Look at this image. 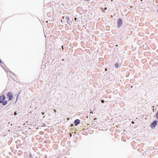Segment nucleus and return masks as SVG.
<instances>
[{
  "label": "nucleus",
  "mask_w": 158,
  "mask_h": 158,
  "mask_svg": "<svg viewBox=\"0 0 158 158\" xmlns=\"http://www.w3.org/2000/svg\"><path fill=\"white\" fill-rule=\"evenodd\" d=\"M158 122V121L156 120H154L151 124L150 127L152 129H154L156 126L157 125V123Z\"/></svg>",
  "instance_id": "nucleus-1"
},
{
  "label": "nucleus",
  "mask_w": 158,
  "mask_h": 158,
  "mask_svg": "<svg viewBox=\"0 0 158 158\" xmlns=\"http://www.w3.org/2000/svg\"><path fill=\"white\" fill-rule=\"evenodd\" d=\"M6 96L7 98L9 99V100L11 101L12 99L13 98V95L11 92H9L8 93L6 94Z\"/></svg>",
  "instance_id": "nucleus-2"
},
{
  "label": "nucleus",
  "mask_w": 158,
  "mask_h": 158,
  "mask_svg": "<svg viewBox=\"0 0 158 158\" xmlns=\"http://www.w3.org/2000/svg\"><path fill=\"white\" fill-rule=\"evenodd\" d=\"M123 23L122 20L121 18H119L118 20L117 26L118 27H120Z\"/></svg>",
  "instance_id": "nucleus-3"
},
{
  "label": "nucleus",
  "mask_w": 158,
  "mask_h": 158,
  "mask_svg": "<svg viewBox=\"0 0 158 158\" xmlns=\"http://www.w3.org/2000/svg\"><path fill=\"white\" fill-rule=\"evenodd\" d=\"M6 97L4 95H2L0 97V102L4 101L6 99Z\"/></svg>",
  "instance_id": "nucleus-4"
},
{
  "label": "nucleus",
  "mask_w": 158,
  "mask_h": 158,
  "mask_svg": "<svg viewBox=\"0 0 158 158\" xmlns=\"http://www.w3.org/2000/svg\"><path fill=\"white\" fill-rule=\"evenodd\" d=\"M80 120L79 119H76L74 121V123L76 126H77L80 123Z\"/></svg>",
  "instance_id": "nucleus-5"
},
{
  "label": "nucleus",
  "mask_w": 158,
  "mask_h": 158,
  "mask_svg": "<svg viewBox=\"0 0 158 158\" xmlns=\"http://www.w3.org/2000/svg\"><path fill=\"white\" fill-rule=\"evenodd\" d=\"M7 103H8V102L7 101H6V100L4 101H3L0 102V103L2 104V105L3 106H5L7 104Z\"/></svg>",
  "instance_id": "nucleus-6"
},
{
  "label": "nucleus",
  "mask_w": 158,
  "mask_h": 158,
  "mask_svg": "<svg viewBox=\"0 0 158 158\" xmlns=\"http://www.w3.org/2000/svg\"><path fill=\"white\" fill-rule=\"evenodd\" d=\"M156 116L157 119H158V110L157 111L156 114Z\"/></svg>",
  "instance_id": "nucleus-7"
},
{
  "label": "nucleus",
  "mask_w": 158,
  "mask_h": 158,
  "mask_svg": "<svg viewBox=\"0 0 158 158\" xmlns=\"http://www.w3.org/2000/svg\"><path fill=\"white\" fill-rule=\"evenodd\" d=\"M118 66H119V64L118 63H116L115 64V67L116 68H118Z\"/></svg>",
  "instance_id": "nucleus-8"
},
{
  "label": "nucleus",
  "mask_w": 158,
  "mask_h": 158,
  "mask_svg": "<svg viewBox=\"0 0 158 158\" xmlns=\"http://www.w3.org/2000/svg\"><path fill=\"white\" fill-rule=\"evenodd\" d=\"M66 18L67 19L68 21H69L70 19H69V16H66Z\"/></svg>",
  "instance_id": "nucleus-9"
},
{
  "label": "nucleus",
  "mask_w": 158,
  "mask_h": 158,
  "mask_svg": "<svg viewBox=\"0 0 158 158\" xmlns=\"http://www.w3.org/2000/svg\"><path fill=\"white\" fill-rule=\"evenodd\" d=\"M46 126V125L45 123H43V125H42V127H45V126Z\"/></svg>",
  "instance_id": "nucleus-10"
},
{
  "label": "nucleus",
  "mask_w": 158,
  "mask_h": 158,
  "mask_svg": "<svg viewBox=\"0 0 158 158\" xmlns=\"http://www.w3.org/2000/svg\"><path fill=\"white\" fill-rule=\"evenodd\" d=\"M17 114L16 112H15L14 113V114L16 116V115Z\"/></svg>",
  "instance_id": "nucleus-11"
},
{
  "label": "nucleus",
  "mask_w": 158,
  "mask_h": 158,
  "mask_svg": "<svg viewBox=\"0 0 158 158\" xmlns=\"http://www.w3.org/2000/svg\"><path fill=\"white\" fill-rule=\"evenodd\" d=\"M71 22L70 21H67V23L69 24H70V23H71Z\"/></svg>",
  "instance_id": "nucleus-12"
},
{
  "label": "nucleus",
  "mask_w": 158,
  "mask_h": 158,
  "mask_svg": "<svg viewBox=\"0 0 158 158\" xmlns=\"http://www.w3.org/2000/svg\"><path fill=\"white\" fill-rule=\"evenodd\" d=\"M70 126H71V127H73V126L74 125H73V124H71V125H70Z\"/></svg>",
  "instance_id": "nucleus-13"
},
{
  "label": "nucleus",
  "mask_w": 158,
  "mask_h": 158,
  "mask_svg": "<svg viewBox=\"0 0 158 158\" xmlns=\"http://www.w3.org/2000/svg\"><path fill=\"white\" fill-rule=\"evenodd\" d=\"M102 10L104 12H105V10H103V9L102 8Z\"/></svg>",
  "instance_id": "nucleus-14"
},
{
  "label": "nucleus",
  "mask_w": 158,
  "mask_h": 158,
  "mask_svg": "<svg viewBox=\"0 0 158 158\" xmlns=\"http://www.w3.org/2000/svg\"><path fill=\"white\" fill-rule=\"evenodd\" d=\"M101 101L102 103H103L104 102V101L103 100H102Z\"/></svg>",
  "instance_id": "nucleus-15"
},
{
  "label": "nucleus",
  "mask_w": 158,
  "mask_h": 158,
  "mask_svg": "<svg viewBox=\"0 0 158 158\" xmlns=\"http://www.w3.org/2000/svg\"><path fill=\"white\" fill-rule=\"evenodd\" d=\"M41 113H42V115H44V114L45 113H44V112H42Z\"/></svg>",
  "instance_id": "nucleus-16"
},
{
  "label": "nucleus",
  "mask_w": 158,
  "mask_h": 158,
  "mask_svg": "<svg viewBox=\"0 0 158 158\" xmlns=\"http://www.w3.org/2000/svg\"><path fill=\"white\" fill-rule=\"evenodd\" d=\"M107 9V7H106L105 8L104 10H106Z\"/></svg>",
  "instance_id": "nucleus-17"
},
{
  "label": "nucleus",
  "mask_w": 158,
  "mask_h": 158,
  "mask_svg": "<svg viewBox=\"0 0 158 158\" xmlns=\"http://www.w3.org/2000/svg\"><path fill=\"white\" fill-rule=\"evenodd\" d=\"M29 157H32V156H31V154L30 155V156H29Z\"/></svg>",
  "instance_id": "nucleus-18"
},
{
  "label": "nucleus",
  "mask_w": 158,
  "mask_h": 158,
  "mask_svg": "<svg viewBox=\"0 0 158 158\" xmlns=\"http://www.w3.org/2000/svg\"><path fill=\"white\" fill-rule=\"evenodd\" d=\"M18 97V96H17V99H16V100L15 102H16L17 101Z\"/></svg>",
  "instance_id": "nucleus-19"
},
{
  "label": "nucleus",
  "mask_w": 158,
  "mask_h": 158,
  "mask_svg": "<svg viewBox=\"0 0 158 158\" xmlns=\"http://www.w3.org/2000/svg\"><path fill=\"white\" fill-rule=\"evenodd\" d=\"M90 0H85V1H90Z\"/></svg>",
  "instance_id": "nucleus-20"
},
{
  "label": "nucleus",
  "mask_w": 158,
  "mask_h": 158,
  "mask_svg": "<svg viewBox=\"0 0 158 158\" xmlns=\"http://www.w3.org/2000/svg\"><path fill=\"white\" fill-rule=\"evenodd\" d=\"M45 117V116H43V118H44V117Z\"/></svg>",
  "instance_id": "nucleus-21"
},
{
  "label": "nucleus",
  "mask_w": 158,
  "mask_h": 158,
  "mask_svg": "<svg viewBox=\"0 0 158 158\" xmlns=\"http://www.w3.org/2000/svg\"><path fill=\"white\" fill-rule=\"evenodd\" d=\"M62 60H63V61H64V59H63Z\"/></svg>",
  "instance_id": "nucleus-22"
},
{
  "label": "nucleus",
  "mask_w": 158,
  "mask_h": 158,
  "mask_svg": "<svg viewBox=\"0 0 158 158\" xmlns=\"http://www.w3.org/2000/svg\"><path fill=\"white\" fill-rule=\"evenodd\" d=\"M54 111H55V112H56V110H54Z\"/></svg>",
  "instance_id": "nucleus-23"
},
{
  "label": "nucleus",
  "mask_w": 158,
  "mask_h": 158,
  "mask_svg": "<svg viewBox=\"0 0 158 158\" xmlns=\"http://www.w3.org/2000/svg\"><path fill=\"white\" fill-rule=\"evenodd\" d=\"M132 123H134V122L133 121H132Z\"/></svg>",
  "instance_id": "nucleus-24"
},
{
  "label": "nucleus",
  "mask_w": 158,
  "mask_h": 158,
  "mask_svg": "<svg viewBox=\"0 0 158 158\" xmlns=\"http://www.w3.org/2000/svg\"><path fill=\"white\" fill-rule=\"evenodd\" d=\"M105 70H106H106H107V69H105Z\"/></svg>",
  "instance_id": "nucleus-25"
},
{
  "label": "nucleus",
  "mask_w": 158,
  "mask_h": 158,
  "mask_svg": "<svg viewBox=\"0 0 158 158\" xmlns=\"http://www.w3.org/2000/svg\"><path fill=\"white\" fill-rule=\"evenodd\" d=\"M157 11L158 12V9H157Z\"/></svg>",
  "instance_id": "nucleus-26"
},
{
  "label": "nucleus",
  "mask_w": 158,
  "mask_h": 158,
  "mask_svg": "<svg viewBox=\"0 0 158 158\" xmlns=\"http://www.w3.org/2000/svg\"><path fill=\"white\" fill-rule=\"evenodd\" d=\"M111 0V1H113V0Z\"/></svg>",
  "instance_id": "nucleus-27"
}]
</instances>
